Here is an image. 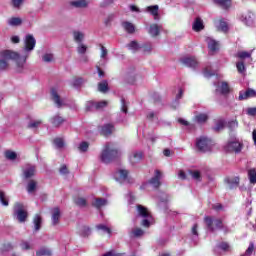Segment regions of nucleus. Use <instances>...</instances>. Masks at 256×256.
Segmentation results:
<instances>
[{
	"label": "nucleus",
	"mask_w": 256,
	"mask_h": 256,
	"mask_svg": "<svg viewBox=\"0 0 256 256\" xmlns=\"http://www.w3.org/2000/svg\"><path fill=\"white\" fill-rule=\"evenodd\" d=\"M107 105H109V102H107V101L96 102V110L105 109V107H107Z\"/></svg>",
	"instance_id": "61"
},
{
	"label": "nucleus",
	"mask_w": 256,
	"mask_h": 256,
	"mask_svg": "<svg viewBox=\"0 0 256 256\" xmlns=\"http://www.w3.org/2000/svg\"><path fill=\"white\" fill-rule=\"evenodd\" d=\"M129 105L126 103L125 99H121V111L122 113L127 114Z\"/></svg>",
	"instance_id": "59"
},
{
	"label": "nucleus",
	"mask_w": 256,
	"mask_h": 256,
	"mask_svg": "<svg viewBox=\"0 0 256 256\" xmlns=\"http://www.w3.org/2000/svg\"><path fill=\"white\" fill-rule=\"evenodd\" d=\"M36 189H37V182L35 180H30L27 184V192L35 193Z\"/></svg>",
	"instance_id": "38"
},
{
	"label": "nucleus",
	"mask_w": 256,
	"mask_h": 256,
	"mask_svg": "<svg viewBox=\"0 0 256 256\" xmlns=\"http://www.w3.org/2000/svg\"><path fill=\"white\" fill-rule=\"evenodd\" d=\"M83 85V80L82 78H75L72 81V87H74L75 89H79V87Z\"/></svg>",
	"instance_id": "53"
},
{
	"label": "nucleus",
	"mask_w": 256,
	"mask_h": 256,
	"mask_svg": "<svg viewBox=\"0 0 256 256\" xmlns=\"http://www.w3.org/2000/svg\"><path fill=\"white\" fill-rule=\"evenodd\" d=\"M92 205L93 207H96V209H101V207H105V205H107V199L96 198Z\"/></svg>",
	"instance_id": "30"
},
{
	"label": "nucleus",
	"mask_w": 256,
	"mask_h": 256,
	"mask_svg": "<svg viewBox=\"0 0 256 256\" xmlns=\"http://www.w3.org/2000/svg\"><path fill=\"white\" fill-rule=\"evenodd\" d=\"M205 26H203V20H201V18H196L194 23H193V26H192V29L194 31H202V29H204Z\"/></svg>",
	"instance_id": "31"
},
{
	"label": "nucleus",
	"mask_w": 256,
	"mask_h": 256,
	"mask_svg": "<svg viewBox=\"0 0 256 256\" xmlns=\"http://www.w3.org/2000/svg\"><path fill=\"white\" fill-rule=\"evenodd\" d=\"M53 253L49 248H41L39 251L36 252V256H51Z\"/></svg>",
	"instance_id": "39"
},
{
	"label": "nucleus",
	"mask_w": 256,
	"mask_h": 256,
	"mask_svg": "<svg viewBox=\"0 0 256 256\" xmlns=\"http://www.w3.org/2000/svg\"><path fill=\"white\" fill-rule=\"evenodd\" d=\"M230 91L229 83L227 82H218L216 84V93H220V95H227Z\"/></svg>",
	"instance_id": "15"
},
{
	"label": "nucleus",
	"mask_w": 256,
	"mask_h": 256,
	"mask_svg": "<svg viewBox=\"0 0 256 256\" xmlns=\"http://www.w3.org/2000/svg\"><path fill=\"white\" fill-rule=\"evenodd\" d=\"M60 219H61V210L56 207L52 210V225L54 227L59 225Z\"/></svg>",
	"instance_id": "18"
},
{
	"label": "nucleus",
	"mask_w": 256,
	"mask_h": 256,
	"mask_svg": "<svg viewBox=\"0 0 256 256\" xmlns=\"http://www.w3.org/2000/svg\"><path fill=\"white\" fill-rule=\"evenodd\" d=\"M253 97H256V91L251 88H248L246 91L242 90L239 92L238 100L245 101V100L251 99Z\"/></svg>",
	"instance_id": "12"
},
{
	"label": "nucleus",
	"mask_w": 256,
	"mask_h": 256,
	"mask_svg": "<svg viewBox=\"0 0 256 256\" xmlns=\"http://www.w3.org/2000/svg\"><path fill=\"white\" fill-rule=\"evenodd\" d=\"M148 33L151 35V37H158V35L161 33V25L151 24L148 29Z\"/></svg>",
	"instance_id": "19"
},
{
	"label": "nucleus",
	"mask_w": 256,
	"mask_h": 256,
	"mask_svg": "<svg viewBox=\"0 0 256 256\" xmlns=\"http://www.w3.org/2000/svg\"><path fill=\"white\" fill-rule=\"evenodd\" d=\"M23 3H25V0H11V5L14 9H21Z\"/></svg>",
	"instance_id": "50"
},
{
	"label": "nucleus",
	"mask_w": 256,
	"mask_h": 256,
	"mask_svg": "<svg viewBox=\"0 0 256 256\" xmlns=\"http://www.w3.org/2000/svg\"><path fill=\"white\" fill-rule=\"evenodd\" d=\"M118 157H121V150L114 143H106L100 155L102 163H111L118 159Z\"/></svg>",
	"instance_id": "2"
},
{
	"label": "nucleus",
	"mask_w": 256,
	"mask_h": 256,
	"mask_svg": "<svg viewBox=\"0 0 256 256\" xmlns=\"http://www.w3.org/2000/svg\"><path fill=\"white\" fill-rule=\"evenodd\" d=\"M189 174L195 179V181H201V172L199 171H190Z\"/></svg>",
	"instance_id": "57"
},
{
	"label": "nucleus",
	"mask_w": 256,
	"mask_h": 256,
	"mask_svg": "<svg viewBox=\"0 0 256 256\" xmlns=\"http://www.w3.org/2000/svg\"><path fill=\"white\" fill-rule=\"evenodd\" d=\"M41 223H43V219L41 215L36 214L33 218L34 230L39 231L41 229Z\"/></svg>",
	"instance_id": "29"
},
{
	"label": "nucleus",
	"mask_w": 256,
	"mask_h": 256,
	"mask_svg": "<svg viewBox=\"0 0 256 256\" xmlns=\"http://www.w3.org/2000/svg\"><path fill=\"white\" fill-rule=\"evenodd\" d=\"M35 45H37V40H35L33 34H27L24 38V47L21 54L13 50H4L1 52V57L3 59H13L18 69H20L19 71H21L27 63L29 53L35 49Z\"/></svg>",
	"instance_id": "1"
},
{
	"label": "nucleus",
	"mask_w": 256,
	"mask_h": 256,
	"mask_svg": "<svg viewBox=\"0 0 256 256\" xmlns=\"http://www.w3.org/2000/svg\"><path fill=\"white\" fill-rule=\"evenodd\" d=\"M72 35H73V40L78 45L83 43V41L85 40V33L81 32V31L75 30V31H73Z\"/></svg>",
	"instance_id": "21"
},
{
	"label": "nucleus",
	"mask_w": 256,
	"mask_h": 256,
	"mask_svg": "<svg viewBox=\"0 0 256 256\" xmlns=\"http://www.w3.org/2000/svg\"><path fill=\"white\" fill-rule=\"evenodd\" d=\"M158 207L160 209H163L165 213H167V198L160 200V203L158 204Z\"/></svg>",
	"instance_id": "58"
},
{
	"label": "nucleus",
	"mask_w": 256,
	"mask_h": 256,
	"mask_svg": "<svg viewBox=\"0 0 256 256\" xmlns=\"http://www.w3.org/2000/svg\"><path fill=\"white\" fill-rule=\"evenodd\" d=\"M86 111H97L96 102H94V101L87 102Z\"/></svg>",
	"instance_id": "54"
},
{
	"label": "nucleus",
	"mask_w": 256,
	"mask_h": 256,
	"mask_svg": "<svg viewBox=\"0 0 256 256\" xmlns=\"http://www.w3.org/2000/svg\"><path fill=\"white\" fill-rule=\"evenodd\" d=\"M196 147L201 153L211 151L213 142L207 137H200L196 140Z\"/></svg>",
	"instance_id": "6"
},
{
	"label": "nucleus",
	"mask_w": 256,
	"mask_h": 256,
	"mask_svg": "<svg viewBox=\"0 0 256 256\" xmlns=\"http://www.w3.org/2000/svg\"><path fill=\"white\" fill-rule=\"evenodd\" d=\"M206 43L208 45V49L211 51H217V49H219V42L211 37L206 38Z\"/></svg>",
	"instance_id": "23"
},
{
	"label": "nucleus",
	"mask_w": 256,
	"mask_h": 256,
	"mask_svg": "<svg viewBox=\"0 0 256 256\" xmlns=\"http://www.w3.org/2000/svg\"><path fill=\"white\" fill-rule=\"evenodd\" d=\"M181 63L186 67H190L191 69H195L197 65H199V61L195 57H185L181 59Z\"/></svg>",
	"instance_id": "14"
},
{
	"label": "nucleus",
	"mask_w": 256,
	"mask_h": 256,
	"mask_svg": "<svg viewBox=\"0 0 256 256\" xmlns=\"http://www.w3.org/2000/svg\"><path fill=\"white\" fill-rule=\"evenodd\" d=\"M74 203L78 205V207H87V199L83 197L75 198Z\"/></svg>",
	"instance_id": "41"
},
{
	"label": "nucleus",
	"mask_w": 256,
	"mask_h": 256,
	"mask_svg": "<svg viewBox=\"0 0 256 256\" xmlns=\"http://www.w3.org/2000/svg\"><path fill=\"white\" fill-rule=\"evenodd\" d=\"M0 71H5V69H7V67H9V63L7 61H13V59H5L1 56V52H0Z\"/></svg>",
	"instance_id": "36"
},
{
	"label": "nucleus",
	"mask_w": 256,
	"mask_h": 256,
	"mask_svg": "<svg viewBox=\"0 0 256 256\" xmlns=\"http://www.w3.org/2000/svg\"><path fill=\"white\" fill-rule=\"evenodd\" d=\"M242 21L245 23V25L251 27V25H253V14L248 13L246 16H242Z\"/></svg>",
	"instance_id": "33"
},
{
	"label": "nucleus",
	"mask_w": 256,
	"mask_h": 256,
	"mask_svg": "<svg viewBox=\"0 0 256 256\" xmlns=\"http://www.w3.org/2000/svg\"><path fill=\"white\" fill-rule=\"evenodd\" d=\"M0 202L4 207L9 206V199L7 198V195H5V192L0 191Z\"/></svg>",
	"instance_id": "44"
},
{
	"label": "nucleus",
	"mask_w": 256,
	"mask_h": 256,
	"mask_svg": "<svg viewBox=\"0 0 256 256\" xmlns=\"http://www.w3.org/2000/svg\"><path fill=\"white\" fill-rule=\"evenodd\" d=\"M203 75H204V77H206V79H209V78L213 77L215 75V73L212 70H209V68H205Z\"/></svg>",
	"instance_id": "63"
},
{
	"label": "nucleus",
	"mask_w": 256,
	"mask_h": 256,
	"mask_svg": "<svg viewBox=\"0 0 256 256\" xmlns=\"http://www.w3.org/2000/svg\"><path fill=\"white\" fill-rule=\"evenodd\" d=\"M50 123H52L54 127H59L65 123V119L60 115H54L50 118Z\"/></svg>",
	"instance_id": "24"
},
{
	"label": "nucleus",
	"mask_w": 256,
	"mask_h": 256,
	"mask_svg": "<svg viewBox=\"0 0 256 256\" xmlns=\"http://www.w3.org/2000/svg\"><path fill=\"white\" fill-rule=\"evenodd\" d=\"M98 91H100V93H107L109 91V83L107 80L98 83Z\"/></svg>",
	"instance_id": "32"
},
{
	"label": "nucleus",
	"mask_w": 256,
	"mask_h": 256,
	"mask_svg": "<svg viewBox=\"0 0 256 256\" xmlns=\"http://www.w3.org/2000/svg\"><path fill=\"white\" fill-rule=\"evenodd\" d=\"M22 24L23 19H21L20 17H11L7 20V25H9V27H19Z\"/></svg>",
	"instance_id": "22"
},
{
	"label": "nucleus",
	"mask_w": 256,
	"mask_h": 256,
	"mask_svg": "<svg viewBox=\"0 0 256 256\" xmlns=\"http://www.w3.org/2000/svg\"><path fill=\"white\" fill-rule=\"evenodd\" d=\"M218 31H222L223 33H227L229 31V27L227 26V22L221 20L218 25Z\"/></svg>",
	"instance_id": "47"
},
{
	"label": "nucleus",
	"mask_w": 256,
	"mask_h": 256,
	"mask_svg": "<svg viewBox=\"0 0 256 256\" xmlns=\"http://www.w3.org/2000/svg\"><path fill=\"white\" fill-rule=\"evenodd\" d=\"M42 123H43V121H41V120H32L29 122L28 128L29 129H37V127H39Z\"/></svg>",
	"instance_id": "49"
},
{
	"label": "nucleus",
	"mask_w": 256,
	"mask_h": 256,
	"mask_svg": "<svg viewBox=\"0 0 256 256\" xmlns=\"http://www.w3.org/2000/svg\"><path fill=\"white\" fill-rule=\"evenodd\" d=\"M122 27L126 33H129V35H133V33H135V25H133L131 22H123Z\"/></svg>",
	"instance_id": "27"
},
{
	"label": "nucleus",
	"mask_w": 256,
	"mask_h": 256,
	"mask_svg": "<svg viewBox=\"0 0 256 256\" xmlns=\"http://www.w3.org/2000/svg\"><path fill=\"white\" fill-rule=\"evenodd\" d=\"M248 178H249V181L252 185H255L256 183V170L255 168H252L250 170H248Z\"/></svg>",
	"instance_id": "37"
},
{
	"label": "nucleus",
	"mask_w": 256,
	"mask_h": 256,
	"mask_svg": "<svg viewBox=\"0 0 256 256\" xmlns=\"http://www.w3.org/2000/svg\"><path fill=\"white\" fill-rule=\"evenodd\" d=\"M50 93L51 99L58 109H61V107H65V105H67V99L61 98V95H59V89L52 88Z\"/></svg>",
	"instance_id": "7"
},
{
	"label": "nucleus",
	"mask_w": 256,
	"mask_h": 256,
	"mask_svg": "<svg viewBox=\"0 0 256 256\" xmlns=\"http://www.w3.org/2000/svg\"><path fill=\"white\" fill-rule=\"evenodd\" d=\"M42 61L44 63H53V61H55V56H53L52 53H46L42 55Z\"/></svg>",
	"instance_id": "40"
},
{
	"label": "nucleus",
	"mask_w": 256,
	"mask_h": 256,
	"mask_svg": "<svg viewBox=\"0 0 256 256\" xmlns=\"http://www.w3.org/2000/svg\"><path fill=\"white\" fill-rule=\"evenodd\" d=\"M127 49H129V51H132V53H137V51H139L141 49V44H139V42L132 40L130 43H128L126 45Z\"/></svg>",
	"instance_id": "25"
},
{
	"label": "nucleus",
	"mask_w": 256,
	"mask_h": 256,
	"mask_svg": "<svg viewBox=\"0 0 256 256\" xmlns=\"http://www.w3.org/2000/svg\"><path fill=\"white\" fill-rule=\"evenodd\" d=\"M145 235V231L141 228H134L129 232V237L131 239H137L139 237H143Z\"/></svg>",
	"instance_id": "20"
},
{
	"label": "nucleus",
	"mask_w": 256,
	"mask_h": 256,
	"mask_svg": "<svg viewBox=\"0 0 256 256\" xmlns=\"http://www.w3.org/2000/svg\"><path fill=\"white\" fill-rule=\"evenodd\" d=\"M78 149L82 153H85L87 151V149H89V144L87 142H81Z\"/></svg>",
	"instance_id": "60"
},
{
	"label": "nucleus",
	"mask_w": 256,
	"mask_h": 256,
	"mask_svg": "<svg viewBox=\"0 0 256 256\" xmlns=\"http://www.w3.org/2000/svg\"><path fill=\"white\" fill-rule=\"evenodd\" d=\"M77 53H79V55H85L87 53V45L83 43L78 44Z\"/></svg>",
	"instance_id": "48"
},
{
	"label": "nucleus",
	"mask_w": 256,
	"mask_h": 256,
	"mask_svg": "<svg viewBox=\"0 0 256 256\" xmlns=\"http://www.w3.org/2000/svg\"><path fill=\"white\" fill-rule=\"evenodd\" d=\"M100 49H101V54H100L101 59H103L104 61L107 60V55L109 53L107 51V48H105V46L103 45H100Z\"/></svg>",
	"instance_id": "56"
},
{
	"label": "nucleus",
	"mask_w": 256,
	"mask_h": 256,
	"mask_svg": "<svg viewBox=\"0 0 256 256\" xmlns=\"http://www.w3.org/2000/svg\"><path fill=\"white\" fill-rule=\"evenodd\" d=\"M114 179L118 183H131L129 181V171L126 169H119L114 173Z\"/></svg>",
	"instance_id": "9"
},
{
	"label": "nucleus",
	"mask_w": 256,
	"mask_h": 256,
	"mask_svg": "<svg viewBox=\"0 0 256 256\" xmlns=\"http://www.w3.org/2000/svg\"><path fill=\"white\" fill-rule=\"evenodd\" d=\"M137 213L139 215V217H142L143 220L141 222L142 227H151L152 223H153V216L151 215V212H149V210L144 207L141 204L137 205Z\"/></svg>",
	"instance_id": "4"
},
{
	"label": "nucleus",
	"mask_w": 256,
	"mask_h": 256,
	"mask_svg": "<svg viewBox=\"0 0 256 256\" xmlns=\"http://www.w3.org/2000/svg\"><path fill=\"white\" fill-rule=\"evenodd\" d=\"M80 235L81 237H89V235H91V228L88 226H82L80 228Z\"/></svg>",
	"instance_id": "42"
},
{
	"label": "nucleus",
	"mask_w": 256,
	"mask_h": 256,
	"mask_svg": "<svg viewBox=\"0 0 256 256\" xmlns=\"http://www.w3.org/2000/svg\"><path fill=\"white\" fill-rule=\"evenodd\" d=\"M142 160H143L142 151H133L129 156V161L131 165H137V163H141Z\"/></svg>",
	"instance_id": "13"
},
{
	"label": "nucleus",
	"mask_w": 256,
	"mask_h": 256,
	"mask_svg": "<svg viewBox=\"0 0 256 256\" xmlns=\"http://www.w3.org/2000/svg\"><path fill=\"white\" fill-rule=\"evenodd\" d=\"M236 67L239 73L245 72V63H243V61L237 62Z\"/></svg>",
	"instance_id": "62"
},
{
	"label": "nucleus",
	"mask_w": 256,
	"mask_h": 256,
	"mask_svg": "<svg viewBox=\"0 0 256 256\" xmlns=\"http://www.w3.org/2000/svg\"><path fill=\"white\" fill-rule=\"evenodd\" d=\"M214 3H216V5H220L223 9H229L231 6V0H214Z\"/></svg>",
	"instance_id": "34"
},
{
	"label": "nucleus",
	"mask_w": 256,
	"mask_h": 256,
	"mask_svg": "<svg viewBox=\"0 0 256 256\" xmlns=\"http://www.w3.org/2000/svg\"><path fill=\"white\" fill-rule=\"evenodd\" d=\"M54 145L57 149H63L65 147V141H63V138H55Z\"/></svg>",
	"instance_id": "46"
},
{
	"label": "nucleus",
	"mask_w": 256,
	"mask_h": 256,
	"mask_svg": "<svg viewBox=\"0 0 256 256\" xmlns=\"http://www.w3.org/2000/svg\"><path fill=\"white\" fill-rule=\"evenodd\" d=\"M6 159H9L10 161H15L17 159V153L13 151H6L5 153Z\"/></svg>",
	"instance_id": "52"
},
{
	"label": "nucleus",
	"mask_w": 256,
	"mask_h": 256,
	"mask_svg": "<svg viewBox=\"0 0 256 256\" xmlns=\"http://www.w3.org/2000/svg\"><path fill=\"white\" fill-rule=\"evenodd\" d=\"M183 98V89L179 88L178 90V94L176 95L175 101L172 104V107L174 109H177V107H179V99Z\"/></svg>",
	"instance_id": "35"
},
{
	"label": "nucleus",
	"mask_w": 256,
	"mask_h": 256,
	"mask_svg": "<svg viewBox=\"0 0 256 256\" xmlns=\"http://www.w3.org/2000/svg\"><path fill=\"white\" fill-rule=\"evenodd\" d=\"M161 179H163V172L161 170H155L154 176L148 181L149 185H152L154 189L161 187Z\"/></svg>",
	"instance_id": "10"
},
{
	"label": "nucleus",
	"mask_w": 256,
	"mask_h": 256,
	"mask_svg": "<svg viewBox=\"0 0 256 256\" xmlns=\"http://www.w3.org/2000/svg\"><path fill=\"white\" fill-rule=\"evenodd\" d=\"M204 221L206 223L207 229L211 231V233H215V231L223 229V221L219 218L206 216Z\"/></svg>",
	"instance_id": "5"
},
{
	"label": "nucleus",
	"mask_w": 256,
	"mask_h": 256,
	"mask_svg": "<svg viewBox=\"0 0 256 256\" xmlns=\"http://www.w3.org/2000/svg\"><path fill=\"white\" fill-rule=\"evenodd\" d=\"M36 168L34 165L26 164L22 168L23 178L24 179H31L32 177H35Z\"/></svg>",
	"instance_id": "11"
},
{
	"label": "nucleus",
	"mask_w": 256,
	"mask_h": 256,
	"mask_svg": "<svg viewBox=\"0 0 256 256\" xmlns=\"http://www.w3.org/2000/svg\"><path fill=\"white\" fill-rule=\"evenodd\" d=\"M96 229L98 231H101L103 233H107L108 235H111V228L107 227L105 224H99L96 226Z\"/></svg>",
	"instance_id": "43"
},
{
	"label": "nucleus",
	"mask_w": 256,
	"mask_h": 256,
	"mask_svg": "<svg viewBox=\"0 0 256 256\" xmlns=\"http://www.w3.org/2000/svg\"><path fill=\"white\" fill-rule=\"evenodd\" d=\"M242 149L243 142L237 139L229 141L225 146V150L229 151L230 153H241Z\"/></svg>",
	"instance_id": "8"
},
{
	"label": "nucleus",
	"mask_w": 256,
	"mask_h": 256,
	"mask_svg": "<svg viewBox=\"0 0 256 256\" xmlns=\"http://www.w3.org/2000/svg\"><path fill=\"white\" fill-rule=\"evenodd\" d=\"M195 119L197 123H205V121L208 119V116L207 114H198L195 116Z\"/></svg>",
	"instance_id": "51"
},
{
	"label": "nucleus",
	"mask_w": 256,
	"mask_h": 256,
	"mask_svg": "<svg viewBox=\"0 0 256 256\" xmlns=\"http://www.w3.org/2000/svg\"><path fill=\"white\" fill-rule=\"evenodd\" d=\"M113 131H115V127L112 124H105L101 128L102 135H106V136L111 135V133H113Z\"/></svg>",
	"instance_id": "28"
},
{
	"label": "nucleus",
	"mask_w": 256,
	"mask_h": 256,
	"mask_svg": "<svg viewBox=\"0 0 256 256\" xmlns=\"http://www.w3.org/2000/svg\"><path fill=\"white\" fill-rule=\"evenodd\" d=\"M71 7L76 9H87L89 7V1L87 0H74L70 2Z\"/></svg>",
	"instance_id": "16"
},
{
	"label": "nucleus",
	"mask_w": 256,
	"mask_h": 256,
	"mask_svg": "<svg viewBox=\"0 0 256 256\" xmlns=\"http://www.w3.org/2000/svg\"><path fill=\"white\" fill-rule=\"evenodd\" d=\"M141 49H143L144 53H151V51H153V45L151 44V42H147L141 44Z\"/></svg>",
	"instance_id": "45"
},
{
	"label": "nucleus",
	"mask_w": 256,
	"mask_h": 256,
	"mask_svg": "<svg viewBox=\"0 0 256 256\" xmlns=\"http://www.w3.org/2000/svg\"><path fill=\"white\" fill-rule=\"evenodd\" d=\"M14 217L19 221V223H25L27 221V217H29V213L27 212V206L21 202H16L14 204Z\"/></svg>",
	"instance_id": "3"
},
{
	"label": "nucleus",
	"mask_w": 256,
	"mask_h": 256,
	"mask_svg": "<svg viewBox=\"0 0 256 256\" xmlns=\"http://www.w3.org/2000/svg\"><path fill=\"white\" fill-rule=\"evenodd\" d=\"M239 181L240 178L238 176L225 179V183H227L229 189H237L239 187Z\"/></svg>",
	"instance_id": "17"
},
{
	"label": "nucleus",
	"mask_w": 256,
	"mask_h": 256,
	"mask_svg": "<svg viewBox=\"0 0 256 256\" xmlns=\"http://www.w3.org/2000/svg\"><path fill=\"white\" fill-rule=\"evenodd\" d=\"M146 11L147 13H151L154 19H159V5L148 6Z\"/></svg>",
	"instance_id": "26"
},
{
	"label": "nucleus",
	"mask_w": 256,
	"mask_h": 256,
	"mask_svg": "<svg viewBox=\"0 0 256 256\" xmlns=\"http://www.w3.org/2000/svg\"><path fill=\"white\" fill-rule=\"evenodd\" d=\"M123 254L115 252V250H111L106 252L103 256H122Z\"/></svg>",
	"instance_id": "64"
},
{
	"label": "nucleus",
	"mask_w": 256,
	"mask_h": 256,
	"mask_svg": "<svg viewBox=\"0 0 256 256\" xmlns=\"http://www.w3.org/2000/svg\"><path fill=\"white\" fill-rule=\"evenodd\" d=\"M237 57L239 59H249L251 57V53L246 52V51H241L237 53Z\"/></svg>",
	"instance_id": "55"
}]
</instances>
